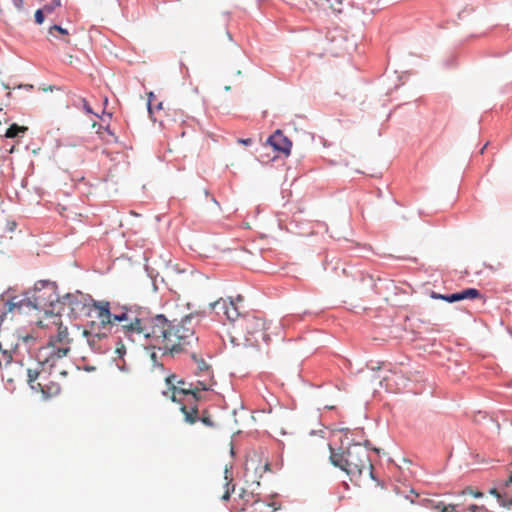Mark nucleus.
<instances>
[{
	"mask_svg": "<svg viewBox=\"0 0 512 512\" xmlns=\"http://www.w3.org/2000/svg\"><path fill=\"white\" fill-rule=\"evenodd\" d=\"M12 300L15 302V298ZM54 301V288L45 282H39L35 285L31 297L16 301L20 306H16L15 309L20 310L26 303L28 306L46 312L44 319L40 320L38 324L49 330V340L46 346L39 349L37 359L41 364H49L50 376L57 379L59 376L66 377L67 375V371L61 369L57 362L70 352L72 338L67 327L63 326L61 316L54 314L52 311L47 312V308L53 307Z\"/></svg>",
	"mask_w": 512,
	"mask_h": 512,
	"instance_id": "nucleus-1",
	"label": "nucleus"
},
{
	"mask_svg": "<svg viewBox=\"0 0 512 512\" xmlns=\"http://www.w3.org/2000/svg\"><path fill=\"white\" fill-rule=\"evenodd\" d=\"M190 319L182 321H169L162 315L152 317V325L146 329L150 331L149 345L163 351V354L180 353L187 346L197 341L194 330L189 326Z\"/></svg>",
	"mask_w": 512,
	"mask_h": 512,
	"instance_id": "nucleus-2",
	"label": "nucleus"
},
{
	"mask_svg": "<svg viewBox=\"0 0 512 512\" xmlns=\"http://www.w3.org/2000/svg\"><path fill=\"white\" fill-rule=\"evenodd\" d=\"M279 331V325L255 314L243 315L232 326L233 339L247 347H260L261 342L268 345L271 335H278Z\"/></svg>",
	"mask_w": 512,
	"mask_h": 512,
	"instance_id": "nucleus-3",
	"label": "nucleus"
},
{
	"mask_svg": "<svg viewBox=\"0 0 512 512\" xmlns=\"http://www.w3.org/2000/svg\"><path fill=\"white\" fill-rule=\"evenodd\" d=\"M330 461L334 466L345 471L351 480H358L362 476L372 477L373 465L369 451L359 443L340 452L331 449Z\"/></svg>",
	"mask_w": 512,
	"mask_h": 512,
	"instance_id": "nucleus-4",
	"label": "nucleus"
},
{
	"mask_svg": "<svg viewBox=\"0 0 512 512\" xmlns=\"http://www.w3.org/2000/svg\"><path fill=\"white\" fill-rule=\"evenodd\" d=\"M115 325H118L125 337L132 342L147 340L150 331L146 329L152 325V317L147 319L139 318L133 311L125 310L113 316Z\"/></svg>",
	"mask_w": 512,
	"mask_h": 512,
	"instance_id": "nucleus-5",
	"label": "nucleus"
},
{
	"mask_svg": "<svg viewBox=\"0 0 512 512\" xmlns=\"http://www.w3.org/2000/svg\"><path fill=\"white\" fill-rule=\"evenodd\" d=\"M167 390L163 391V395L170 398L173 402L181 403L182 396H192L197 401L198 389L195 388L194 382H187L172 374L165 379Z\"/></svg>",
	"mask_w": 512,
	"mask_h": 512,
	"instance_id": "nucleus-6",
	"label": "nucleus"
},
{
	"mask_svg": "<svg viewBox=\"0 0 512 512\" xmlns=\"http://www.w3.org/2000/svg\"><path fill=\"white\" fill-rule=\"evenodd\" d=\"M265 146L272 148L277 153L274 158L280 156L288 157L291 154L292 141L283 134L282 130H275L266 140Z\"/></svg>",
	"mask_w": 512,
	"mask_h": 512,
	"instance_id": "nucleus-7",
	"label": "nucleus"
},
{
	"mask_svg": "<svg viewBox=\"0 0 512 512\" xmlns=\"http://www.w3.org/2000/svg\"><path fill=\"white\" fill-rule=\"evenodd\" d=\"M197 379L194 381L195 388L198 389L197 401L206 399V392L211 391L216 384L213 372L195 373Z\"/></svg>",
	"mask_w": 512,
	"mask_h": 512,
	"instance_id": "nucleus-8",
	"label": "nucleus"
},
{
	"mask_svg": "<svg viewBox=\"0 0 512 512\" xmlns=\"http://www.w3.org/2000/svg\"><path fill=\"white\" fill-rule=\"evenodd\" d=\"M75 106L82 108L87 114H93L100 119V122H92V128H95L96 126H99V128H104V126H106V128L109 127L108 119L111 118V113H106L103 111L102 114L99 115L98 112L94 111L90 103L85 98H78L75 102Z\"/></svg>",
	"mask_w": 512,
	"mask_h": 512,
	"instance_id": "nucleus-9",
	"label": "nucleus"
},
{
	"mask_svg": "<svg viewBox=\"0 0 512 512\" xmlns=\"http://www.w3.org/2000/svg\"><path fill=\"white\" fill-rule=\"evenodd\" d=\"M154 98H155L154 94L152 92H150L149 99H148V110H149L151 117L153 118L154 123H158L159 126H161V127L170 125L169 115H165L167 118V121H165L163 119V116L165 113L162 108V103L159 102L156 106L153 105Z\"/></svg>",
	"mask_w": 512,
	"mask_h": 512,
	"instance_id": "nucleus-10",
	"label": "nucleus"
},
{
	"mask_svg": "<svg viewBox=\"0 0 512 512\" xmlns=\"http://www.w3.org/2000/svg\"><path fill=\"white\" fill-rule=\"evenodd\" d=\"M17 344L9 340L5 334L0 338V366L2 364H9L12 361V353L14 352Z\"/></svg>",
	"mask_w": 512,
	"mask_h": 512,
	"instance_id": "nucleus-11",
	"label": "nucleus"
},
{
	"mask_svg": "<svg viewBox=\"0 0 512 512\" xmlns=\"http://www.w3.org/2000/svg\"><path fill=\"white\" fill-rule=\"evenodd\" d=\"M83 336L86 337L87 344L89 347L95 351V352H101L102 351V345L101 342L103 338L106 336L105 333H93V331L83 330L82 332Z\"/></svg>",
	"mask_w": 512,
	"mask_h": 512,
	"instance_id": "nucleus-12",
	"label": "nucleus"
},
{
	"mask_svg": "<svg viewBox=\"0 0 512 512\" xmlns=\"http://www.w3.org/2000/svg\"><path fill=\"white\" fill-rule=\"evenodd\" d=\"M49 41L62 40L64 43H70L69 33L66 29L59 25H53L48 30Z\"/></svg>",
	"mask_w": 512,
	"mask_h": 512,
	"instance_id": "nucleus-13",
	"label": "nucleus"
},
{
	"mask_svg": "<svg viewBox=\"0 0 512 512\" xmlns=\"http://www.w3.org/2000/svg\"><path fill=\"white\" fill-rule=\"evenodd\" d=\"M37 386L39 387V391L46 396L56 395L61 390L59 383L53 380L48 381L47 378L44 382H38Z\"/></svg>",
	"mask_w": 512,
	"mask_h": 512,
	"instance_id": "nucleus-14",
	"label": "nucleus"
},
{
	"mask_svg": "<svg viewBox=\"0 0 512 512\" xmlns=\"http://www.w3.org/2000/svg\"><path fill=\"white\" fill-rule=\"evenodd\" d=\"M45 380L46 375L43 371L40 372L37 369H27V381L33 390L39 391L37 383L44 382Z\"/></svg>",
	"mask_w": 512,
	"mask_h": 512,
	"instance_id": "nucleus-15",
	"label": "nucleus"
},
{
	"mask_svg": "<svg viewBox=\"0 0 512 512\" xmlns=\"http://www.w3.org/2000/svg\"><path fill=\"white\" fill-rule=\"evenodd\" d=\"M81 298H83L82 294H67L63 298V304L69 306L70 310L75 313L84 306Z\"/></svg>",
	"mask_w": 512,
	"mask_h": 512,
	"instance_id": "nucleus-16",
	"label": "nucleus"
},
{
	"mask_svg": "<svg viewBox=\"0 0 512 512\" xmlns=\"http://www.w3.org/2000/svg\"><path fill=\"white\" fill-rule=\"evenodd\" d=\"M224 316L233 325L243 315L240 314V312L238 310V307L236 306V303L233 300L228 299V305H227V309L225 310V315Z\"/></svg>",
	"mask_w": 512,
	"mask_h": 512,
	"instance_id": "nucleus-17",
	"label": "nucleus"
},
{
	"mask_svg": "<svg viewBox=\"0 0 512 512\" xmlns=\"http://www.w3.org/2000/svg\"><path fill=\"white\" fill-rule=\"evenodd\" d=\"M180 410L184 414L185 421L187 423L194 424L199 420L198 409L196 406L188 408L187 405L182 404Z\"/></svg>",
	"mask_w": 512,
	"mask_h": 512,
	"instance_id": "nucleus-18",
	"label": "nucleus"
},
{
	"mask_svg": "<svg viewBox=\"0 0 512 512\" xmlns=\"http://www.w3.org/2000/svg\"><path fill=\"white\" fill-rule=\"evenodd\" d=\"M114 315L115 314H112L110 311H105L103 316L97 318L99 320L101 327L104 330L110 329L113 325H115V321L113 319Z\"/></svg>",
	"mask_w": 512,
	"mask_h": 512,
	"instance_id": "nucleus-19",
	"label": "nucleus"
},
{
	"mask_svg": "<svg viewBox=\"0 0 512 512\" xmlns=\"http://www.w3.org/2000/svg\"><path fill=\"white\" fill-rule=\"evenodd\" d=\"M228 299L220 298L217 301L210 304L211 308L219 315H225V310L227 309Z\"/></svg>",
	"mask_w": 512,
	"mask_h": 512,
	"instance_id": "nucleus-20",
	"label": "nucleus"
},
{
	"mask_svg": "<svg viewBox=\"0 0 512 512\" xmlns=\"http://www.w3.org/2000/svg\"><path fill=\"white\" fill-rule=\"evenodd\" d=\"M5 125L7 128H27L23 125H18L15 122H10V119L7 116V113L0 109V126Z\"/></svg>",
	"mask_w": 512,
	"mask_h": 512,
	"instance_id": "nucleus-21",
	"label": "nucleus"
},
{
	"mask_svg": "<svg viewBox=\"0 0 512 512\" xmlns=\"http://www.w3.org/2000/svg\"><path fill=\"white\" fill-rule=\"evenodd\" d=\"M174 116L178 117L181 119V122L179 123V125H184V126H188V127H192V126H195L197 124L196 120L194 118H191V117H187L186 119H182L183 117V113L180 112V111H174ZM173 122L174 124H178L177 120L174 118L173 119Z\"/></svg>",
	"mask_w": 512,
	"mask_h": 512,
	"instance_id": "nucleus-22",
	"label": "nucleus"
},
{
	"mask_svg": "<svg viewBox=\"0 0 512 512\" xmlns=\"http://www.w3.org/2000/svg\"><path fill=\"white\" fill-rule=\"evenodd\" d=\"M294 5H296L301 10H311L313 7L318 5L316 0H293Z\"/></svg>",
	"mask_w": 512,
	"mask_h": 512,
	"instance_id": "nucleus-23",
	"label": "nucleus"
},
{
	"mask_svg": "<svg viewBox=\"0 0 512 512\" xmlns=\"http://www.w3.org/2000/svg\"><path fill=\"white\" fill-rule=\"evenodd\" d=\"M93 307L97 318L103 316L105 311H110L109 302H94Z\"/></svg>",
	"mask_w": 512,
	"mask_h": 512,
	"instance_id": "nucleus-24",
	"label": "nucleus"
},
{
	"mask_svg": "<svg viewBox=\"0 0 512 512\" xmlns=\"http://www.w3.org/2000/svg\"><path fill=\"white\" fill-rule=\"evenodd\" d=\"M193 359L196 362V373L212 372L210 365H208L203 359L197 358L193 355Z\"/></svg>",
	"mask_w": 512,
	"mask_h": 512,
	"instance_id": "nucleus-25",
	"label": "nucleus"
},
{
	"mask_svg": "<svg viewBox=\"0 0 512 512\" xmlns=\"http://www.w3.org/2000/svg\"><path fill=\"white\" fill-rule=\"evenodd\" d=\"M460 296H462L461 300H464V299L479 298L481 295H480L479 290H477L475 288H467L460 292Z\"/></svg>",
	"mask_w": 512,
	"mask_h": 512,
	"instance_id": "nucleus-26",
	"label": "nucleus"
},
{
	"mask_svg": "<svg viewBox=\"0 0 512 512\" xmlns=\"http://www.w3.org/2000/svg\"><path fill=\"white\" fill-rule=\"evenodd\" d=\"M61 5V0H51L50 3L45 4L43 9L46 12V16L52 15L57 8L61 7Z\"/></svg>",
	"mask_w": 512,
	"mask_h": 512,
	"instance_id": "nucleus-27",
	"label": "nucleus"
},
{
	"mask_svg": "<svg viewBox=\"0 0 512 512\" xmlns=\"http://www.w3.org/2000/svg\"><path fill=\"white\" fill-rule=\"evenodd\" d=\"M467 495H471L475 498H482L483 493L479 490H474L472 487H466L459 493L460 498H465Z\"/></svg>",
	"mask_w": 512,
	"mask_h": 512,
	"instance_id": "nucleus-28",
	"label": "nucleus"
},
{
	"mask_svg": "<svg viewBox=\"0 0 512 512\" xmlns=\"http://www.w3.org/2000/svg\"><path fill=\"white\" fill-rule=\"evenodd\" d=\"M329 3H330V8L337 12V13H341L343 11V8H344V2L346 0H327Z\"/></svg>",
	"mask_w": 512,
	"mask_h": 512,
	"instance_id": "nucleus-29",
	"label": "nucleus"
},
{
	"mask_svg": "<svg viewBox=\"0 0 512 512\" xmlns=\"http://www.w3.org/2000/svg\"><path fill=\"white\" fill-rule=\"evenodd\" d=\"M240 497L247 503V504H254L259 501L258 498H255L253 493H248L245 489H242V492L240 493Z\"/></svg>",
	"mask_w": 512,
	"mask_h": 512,
	"instance_id": "nucleus-30",
	"label": "nucleus"
},
{
	"mask_svg": "<svg viewBox=\"0 0 512 512\" xmlns=\"http://www.w3.org/2000/svg\"><path fill=\"white\" fill-rule=\"evenodd\" d=\"M225 480H226L227 489L222 496V500H224V501H226L230 498V493H231V491L229 489V485L231 484L232 479L228 477V469L227 468L225 469Z\"/></svg>",
	"mask_w": 512,
	"mask_h": 512,
	"instance_id": "nucleus-31",
	"label": "nucleus"
},
{
	"mask_svg": "<svg viewBox=\"0 0 512 512\" xmlns=\"http://www.w3.org/2000/svg\"><path fill=\"white\" fill-rule=\"evenodd\" d=\"M466 510L470 512H491L484 505L478 506L475 504L466 506Z\"/></svg>",
	"mask_w": 512,
	"mask_h": 512,
	"instance_id": "nucleus-32",
	"label": "nucleus"
},
{
	"mask_svg": "<svg viewBox=\"0 0 512 512\" xmlns=\"http://www.w3.org/2000/svg\"><path fill=\"white\" fill-rule=\"evenodd\" d=\"M461 297L462 296H460V292H458V293H453V294L447 295V296H441V299L445 300L447 302L453 303V302L461 301Z\"/></svg>",
	"mask_w": 512,
	"mask_h": 512,
	"instance_id": "nucleus-33",
	"label": "nucleus"
},
{
	"mask_svg": "<svg viewBox=\"0 0 512 512\" xmlns=\"http://www.w3.org/2000/svg\"><path fill=\"white\" fill-rule=\"evenodd\" d=\"M24 132L25 130H6L5 134L0 136L5 138H15Z\"/></svg>",
	"mask_w": 512,
	"mask_h": 512,
	"instance_id": "nucleus-34",
	"label": "nucleus"
},
{
	"mask_svg": "<svg viewBox=\"0 0 512 512\" xmlns=\"http://www.w3.org/2000/svg\"><path fill=\"white\" fill-rule=\"evenodd\" d=\"M46 16V12L43 8L36 10L35 12V21L37 24H42L44 21V18Z\"/></svg>",
	"mask_w": 512,
	"mask_h": 512,
	"instance_id": "nucleus-35",
	"label": "nucleus"
},
{
	"mask_svg": "<svg viewBox=\"0 0 512 512\" xmlns=\"http://www.w3.org/2000/svg\"><path fill=\"white\" fill-rule=\"evenodd\" d=\"M96 134L99 136V138L104 139L106 141H110L109 139L106 138V136H108V137H113L114 136L113 133H112V130H110V129H107V130H97Z\"/></svg>",
	"mask_w": 512,
	"mask_h": 512,
	"instance_id": "nucleus-36",
	"label": "nucleus"
},
{
	"mask_svg": "<svg viewBox=\"0 0 512 512\" xmlns=\"http://www.w3.org/2000/svg\"><path fill=\"white\" fill-rule=\"evenodd\" d=\"M427 503L428 507L438 512L442 511V506H445L443 502L434 503L432 500H427Z\"/></svg>",
	"mask_w": 512,
	"mask_h": 512,
	"instance_id": "nucleus-37",
	"label": "nucleus"
},
{
	"mask_svg": "<svg viewBox=\"0 0 512 512\" xmlns=\"http://www.w3.org/2000/svg\"><path fill=\"white\" fill-rule=\"evenodd\" d=\"M459 505H455L454 503L445 504L442 506V511L440 512H458Z\"/></svg>",
	"mask_w": 512,
	"mask_h": 512,
	"instance_id": "nucleus-38",
	"label": "nucleus"
},
{
	"mask_svg": "<svg viewBox=\"0 0 512 512\" xmlns=\"http://www.w3.org/2000/svg\"><path fill=\"white\" fill-rule=\"evenodd\" d=\"M489 494H491V495L495 496V497H496V498L501 502V504H502L503 506H505V505H506V503H505V501H504V499H503L502 495L499 493V491H498L496 488H492V489H490V490H489Z\"/></svg>",
	"mask_w": 512,
	"mask_h": 512,
	"instance_id": "nucleus-39",
	"label": "nucleus"
},
{
	"mask_svg": "<svg viewBox=\"0 0 512 512\" xmlns=\"http://www.w3.org/2000/svg\"><path fill=\"white\" fill-rule=\"evenodd\" d=\"M455 505H459L458 507V512H464L466 511V505H465V498H460L458 496V501L457 502H454Z\"/></svg>",
	"mask_w": 512,
	"mask_h": 512,
	"instance_id": "nucleus-40",
	"label": "nucleus"
},
{
	"mask_svg": "<svg viewBox=\"0 0 512 512\" xmlns=\"http://www.w3.org/2000/svg\"><path fill=\"white\" fill-rule=\"evenodd\" d=\"M199 419L207 426H213V422L208 415L203 414Z\"/></svg>",
	"mask_w": 512,
	"mask_h": 512,
	"instance_id": "nucleus-41",
	"label": "nucleus"
},
{
	"mask_svg": "<svg viewBox=\"0 0 512 512\" xmlns=\"http://www.w3.org/2000/svg\"><path fill=\"white\" fill-rule=\"evenodd\" d=\"M12 3L14 4V6L18 9V10H21L23 8V5H24V0H11Z\"/></svg>",
	"mask_w": 512,
	"mask_h": 512,
	"instance_id": "nucleus-42",
	"label": "nucleus"
},
{
	"mask_svg": "<svg viewBox=\"0 0 512 512\" xmlns=\"http://www.w3.org/2000/svg\"><path fill=\"white\" fill-rule=\"evenodd\" d=\"M267 471H270V463L268 462V460H265L264 465H263V472H267Z\"/></svg>",
	"mask_w": 512,
	"mask_h": 512,
	"instance_id": "nucleus-43",
	"label": "nucleus"
},
{
	"mask_svg": "<svg viewBox=\"0 0 512 512\" xmlns=\"http://www.w3.org/2000/svg\"><path fill=\"white\" fill-rule=\"evenodd\" d=\"M254 464H255V460H254L253 458H250V459L247 461V463H246V465H247V469H249V467H250V466H254Z\"/></svg>",
	"mask_w": 512,
	"mask_h": 512,
	"instance_id": "nucleus-44",
	"label": "nucleus"
},
{
	"mask_svg": "<svg viewBox=\"0 0 512 512\" xmlns=\"http://www.w3.org/2000/svg\"><path fill=\"white\" fill-rule=\"evenodd\" d=\"M441 294H438V293H435V292H432L431 294V297L434 298V299H441Z\"/></svg>",
	"mask_w": 512,
	"mask_h": 512,
	"instance_id": "nucleus-45",
	"label": "nucleus"
},
{
	"mask_svg": "<svg viewBox=\"0 0 512 512\" xmlns=\"http://www.w3.org/2000/svg\"><path fill=\"white\" fill-rule=\"evenodd\" d=\"M510 484H512V474L509 476L508 480L505 482V486L508 487Z\"/></svg>",
	"mask_w": 512,
	"mask_h": 512,
	"instance_id": "nucleus-46",
	"label": "nucleus"
},
{
	"mask_svg": "<svg viewBox=\"0 0 512 512\" xmlns=\"http://www.w3.org/2000/svg\"><path fill=\"white\" fill-rule=\"evenodd\" d=\"M240 141H241L242 143L246 144V145H247V144H249V143L251 142V140H250V139H245V140H240Z\"/></svg>",
	"mask_w": 512,
	"mask_h": 512,
	"instance_id": "nucleus-47",
	"label": "nucleus"
},
{
	"mask_svg": "<svg viewBox=\"0 0 512 512\" xmlns=\"http://www.w3.org/2000/svg\"><path fill=\"white\" fill-rule=\"evenodd\" d=\"M122 350H124V346L122 345L121 348H117L116 351L117 353L121 354L122 353Z\"/></svg>",
	"mask_w": 512,
	"mask_h": 512,
	"instance_id": "nucleus-48",
	"label": "nucleus"
},
{
	"mask_svg": "<svg viewBox=\"0 0 512 512\" xmlns=\"http://www.w3.org/2000/svg\"><path fill=\"white\" fill-rule=\"evenodd\" d=\"M487 144L483 147V149H481V153L484 152V149L486 148Z\"/></svg>",
	"mask_w": 512,
	"mask_h": 512,
	"instance_id": "nucleus-49",
	"label": "nucleus"
},
{
	"mask_svg": "<svg viewBox=\"0 0 512 512\" xmlns=\"http://www.w3.org/2000/svg\"><path fill=\"white\" fill-rule=\"evenodd\" d=\"M510 503L512 504V500L510 501Z\"/></svg>",
	"mask_w": 512,
	"mask_h": 512,
	"instance_id": "nucleus-50",
	"label": "nucleus"
}]
</instances>
